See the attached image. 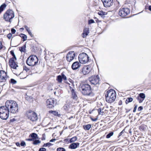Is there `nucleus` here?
I'll return each instance as SVG.
<instances>
[{"label":"nucleus","instance_id":"1","mask_svg":"<svg viewBox=\"0 0 151 151\" xmlns=\"http://www.w3.org/2000/svg\"><path fill=\"white\" fill-rule=\"evenodd\" d=\"M6 106L9 112L16 114L18 112V106L17 102L13 100H7L5 103Z\"/></svg>","mask_w":151,"mask_h":151},{"label":"nucleus","instance_id":"2","mask_svg":"<svg viewBox=\"0 0 151 151\" xmlns=\"http://www.w3.org/2000/svg\"><path fill=\"white\" fill-rule=\"evenodd\" d=\"M80 90L83 95L91 96L93 95L91 87L88 84L85 83L82 84L80 87Z\"/></svg>","mask_w":151,"mask_h":151},{"label":"nucleus","instance_id":"3","mask_svg":"<svg viewBox=\"0 0 151 151\" xmlns=\"http://www.w3.org/2000/svg\"><path fill=\"white\" fill-rule=\"evenodd\" d=\"M106 101L109 103L113 102L116 98V93L112 89L108 91L105 95Z\"/></svg>","mask_w":151,"mask_h":151},{"label":"nucleus","instance_id":"4","mask_svg":"<svg viewBox=\"0 0 151 151\" xmlns=\"http://www.w3.org/2000/svg\"><path fill=\"white\" fill-rule=\"evenodd\" d=\"M9 110L5 106L0 107V118L6 120L9 116Z\"/></svg>","mask_w":151,"mask_h":151},{"label":"nucleus","instance_id":"5","mask_svg":"<svg viewBox=\"0 0 151 151\" xmlns=\"http://www.w3.org/2000/svg\"><path fill=\"white\" fill-rule=\"evenodd\" d=\"M38 60L37 57L35 55L30 56L27 59L26 62L27 65L30 66H33L37 65Z\"/></svg>","mask_w":151,"mask_h":151},{"label":"nucleus","instance_id":"6","mask_svg":"<svg viewBox=\"0 0 151 151\" xmlns=\"http://www.w3.org/2000/svg\"><path fill=\"white\" fill-rule=\"evenodd\" d=\"M14 17V12L12 10H8L4 15V18L7 22H11L10 20Z\"/></svg>","mask_w":151,"mask_h":151},{"label":"nucleus","instance_id":"7","mask_svg":"<svg viewBox=\"0 0 151 151\" xmlns=\"http://www.w3.org/2000/svg\"><path fill=\"white\" fill-rule=\"evenodd\" d=\"M89 58L88 55L84 52L81 53L78 56V59L80 63L83 64L87 63L88 61Z\"/></svg>","mask_w":151,"mask_h":151},{"label":"nucleus","instance_id":"8","mask_svg":"<svg viewBox=\"0 0 151 151\" xmlns=\"http://www.w3.org/2000/svg\"><path fill=\"white\" fill-rule=\"evenodd\" d=\"M130 12L129 9L128 8H122L120 9L119 12V15L124 17L128 14Z\"/></svg>","mask_w":151,"mask_h":151},{"label":"nucleus","instance_id":"9","mask_svg":"<svg viewBox=\"0 0 151 151\" xmlns=\"http://www.w3.org/2000/svg\"><path fill=\"white\" fill-rule=\"evenodd\" d=\"M27 115L28 119L32 122H35L37 119V115L34 111H29L27 113Z\"/></svg>","mask_w":151,"mask_h":151},{"label":"nucleus","instance_id":"10","mask_svg":"<svg viewBox=\"0 0 151 151\" xmlns=\"http://www.w3.org/2000/svg\"><path fill=\"white\" fill-rule=\"evenodd\" d=\"M99 77L98 75L92 76L89 78V80L91 84L96 85L99 84Z\"/></svg>","mask_w":151,"mask_h":151},{"label":"nucleus","instance_id":"11","mask_svg":"<svg viewBox=\"0 0 151 151\" xmlns=\"http://www.w3.org/2000/svg\"><path fill=\"white\" fill-rule=\"evenodd\" d=\"M92 69V68L91 66L87 65L84 66L82 68L80 71L81 73L82 74L85 75L88 74L91 71Z\"/></svg>","mask_w":151,"mask_h":151},{"label":"nucleus","instance_id":"12","mask_svg":"<svg viewBox=\"0 0 151 151\" xmlns=\"http://www.w3.org/2000/svg\"><path fill=\"white\" fill-rule=\"evenodd\" d=\"M0 82L5 83L8 78L7 73L4 71L0 70Z\"/></svg>","mask_w":151,"mask_h":151},{"label":"nucleus","instance_id":"13","mask_svg":"<svg viewBox=\"0 0 151 151\" xmlns=\"http://www.w3.org/2000/svg\"><path fill=\"white\" fill-rule=\"evenodd\" d=\"M75 56V53L74 51H70L67 54L66 58L68 61L71 62L74 58Z\"/></svg>","mask_w":151,"mask_h":151},{"label":"nucleus","instance_id":"14","mask_svg":"<svg viewBox=\"0 0 151 151\" xmlns=\"http://www.w3.org/2000/svg\"><path fill=\"white\" fill-rule=\"evenodd\" d=\"M56 104V102L52 99H47L46 102V105L49 108H52L54 107V104Z\"/></svg>","mask_w":151,"mask_h":151},{"label":"nucleus","instance_id":"15","mask_svg":"<svg viewBox=\"0 0 151 151\" xmlns=\"http://www.w3.org/2000/svg\"><path fill=\"white\" fill-rule=\"evenodd\" d=\"M105 7H109L111 6L113 4V0H101Z\"/></svg>","mask_w":151,"mask_h":151},{"label":"nucleus","instance_id":"16","mask_svg":"<svg viewBox=\"0 0 151 151\" xmlns=\"http://www.w3.org/2000/svg\"><path fill=\"white\" fill-rule=\"evenodd\" d=\"M16 60V59L11 58L10 59L9 62V65L10 67L14 69H16L17 67L18 66L15 62V60Z\"/></svg>","mask_w":151,"mask_h":151},{"label":"nucleus","instance_id":"17","mask_svg":"<svg viewBox=\"0 0 151 151\" xmlns=\"http://www.w3.org/2000/svg\"><path fill=\"white\" fill-rule=\"evenodd\" d=\"M80 63L78 61L74 62L72 64L71 67L73 70H76L79 68L81 66Z\"/></svg>","mask_w":151,"mask_h":151},{"label":"nucleus","instance_id":"18","mask_svg":"<svg viewBox=\"0 0 151 151\" xmlns=\"http://www.w3.org/2000/svg\"><path fill=\"white\" fill-rule=\"evenodd\" d=\"M79 143H73L70 145L69 147L71 149H76L79 146Z\"/></svg>","mask_w":151,"mask_h":151},{"label":"nucleus","instance_id":"19","mask_svg":"<svg viewBox=\"0 0 151 151\" xmlns=\"http://www.w3.org/2000/svg\"><path fill=\"white\" fill-rule=\"evenodd\" d=\"M29 137V138H31L33 141H34L35 140L38 138L37 134L35 133L30 134Z\"/></svg>","mask_w":151,"mask_h":151},{"label":"nucleus","instance_id":"20","mask_svg":"<svg viewBox=\"0 0 151 151\" xmlns=\"http://www.w3.org/2000/svg\"><path fill=\"white\" fill-rule=\"evenodd\" d=\"M89 33L88 29V28H85L83 30V32L82 34V37L85 38L88 35Z\"/></svg>","mask_w":151,"mask_h":151},{"label":"nucleus","instance_id":"21","mask_svg":"<svg viewBox=\"0 0 151 151\" xmlns=\"http://www.w3.org/2000/svg\"><path fill=\"white\" fill-rule=\"evenodd\" d=\"M71 97L73 99H77V96L76 93L75 91L73 89H72L71 90Z\"/></svg>","mask_w":151,"mask_h":151},{"label":"nucleus","instance_id":"22","mask_svg":"<svg viewBox=\"0 0 151 151\" xmlns=\"http://www.w3.org/2000/svg\"><path fill=\"white\" fill-rule=\"evenodd\" d=\"M91 125L90 124L84 125L83 126L84 129L85 130H88L91 128Z\"/></svg>","mask_w":151,"mask_h":151},{"label":"nucleus","instance_id":"23","mask_svg":"<svg viewBox=\"0 0 151 151\" xmlns=\"http://www.w3.org/2000/svg\"><path fill=\"white\" fill-rule=\"evenodd\" d=\"M19 36L23 39V41H25L27 40V36L25 34H21Z\"/></svg>","mask_w":151,"mask_h":151},{"label":"nucleus","instance_id":"24","mask_svg":"<svg viewBox=\"0 0 151 151\" xmlns=\"http://www.w3.org/2000/svg\"><path fill=\"white\" fill-rule=\"evenodd\" d=\"M139 97H140L143 100L145 99V96L144 93H141L139 94V96H138Z\"/></svg>","mask_w":151,"mask_h":151},{"label":"nucleus","instance_id":"25","mask_svg":"<svg viewBox=\"0 0 151 151\" xmlns=\"http://www.w3.org/2000/svg\"><path fill=\"white\" fill-rule=\"evenodd\" d=\"M26 46L24 45L19 48V50L21 52H25L26 50Z\"/></svg>","mask_w":151,"mask_h":151},{"label":"nucleus","instance_id":"26","mask_svg":"<svg viewBox=\"0 0 151 151\" xmlns=\"http://www.w3.org/2000/svg\"><path fill=\"white\" fill-rule=\"evenodd\" d=\"M77 138L76 137H73L70 139L69 142L70 143L74 142L76 141L77 140Z\"/></svg>","mask_w":151,"mask_h":151},{"label":"nucleus","instance_id":"27","mask_svg":"<svg viewBox=\"0 0 151 151\" xmlns=\"http://www.w3.org/2000/svg\"><path fill=\"white\" fill-rule=\"evenodd\" d=\"M69 108L70 106L68 104H65L63 107V109L66 111H68Z\"/></svg>","mask_w":151,"mask_h":151},{"label":"nucleus","instance_id":"28","mask_svg":"<svg viewBox=\"0 0 151 151\" xmlns=\"http://www.w3.org/2000/svg\"><path fill=\"white\" fill-rule=\"evenodd\" d=\"M6 6L5 4H2L0 6V14L3 11Z\"/></svg>","mask_w":151,"mask_h":151},{"label":"nucleus","instance_id":"29","mask_svg":"<svg viewBox=\"0 0 151 151\" xmlns=\"http://www.w3.org/2000/svg\"><path fill=\"white\" fill-rule=\"evenodd\" d=\"M53 145V144L50 142H48L44 144L42 146L43 147H49L50 146Z\"/></svg>","mask_w":151,"mask_h":151},{"label":"nucleus","instance_id":"30","mask_svg":"<svg viewBox=\"0 0 151 151\" xmlns=\"http://www.w3.org/2000/svg\"><path fill=\"white\" fill-rule=\"evenodd\" d=\"M62 77L61 76L59 75L57 76V80L59 83H61L62 81Z\"/></svg>","mask_w":151,"mask_h":151},{"label":"nucleus","instance_id":"31","mask_svg":"<svg viewBox=\"0 0 151 151\" xmlns=\"http://www.w3.org/2000/svg\"><path fill=\"white\" fill-rule=\"evenodd\" d=\"M33 144L35 145H37L38 144L40 143L41 142L39 140H35L34 141H33Z\"/></svg>","mask_w":151,"mask_h":151},{"label":"nucleus","instance_id":"32","mask_svg":"<svg viewBox=\"0 0 151 151\" xmlns=\"http://www.w3.org/2000/svg\"><path fill=\"white\" fill-rule=\"evenodd\" d=\"M133 100V99L132 98H128L126 100V104L128 103L132 102Z\"/></svg>","mask_w":151,"mask_h":151},{"label":"nucleus","instance_id":"33","mask_svg":"<svg viewBox=\"0 0 151 151\" xmlns=\"http://www.w3.org/2000/svg\"><path fill=\"white\" fill-rule=\"evenodd\" d=\"M114 134V133L113 132H111L108 134L106 136V138H109L111 136H113Z\"/></svg>","mask_w":151,"mask_h":151},{"label":"nucleus","instance_id":"34","mask_svg":"<svg viewBox=\"0 0 151 151\" xmlns=\"http://www.w3.org/2000/svg\"><path fill=\"white\" fill-rule=\"evenodd\" d=\"M137 99L138 100L139 103H141L143 102L144 101L142 99H141L140 97H139L138 96H137Z\"/></svg>","mask_w":151,"mask_h":151},{"label":"nucleus","instance_id":"35","mask_svg":"<svg viewBox=\"0 0 151 151\" xmlns=\"http://www.w3.org/2000/svg\"><path fill=\"white\" fill-rule=\"evenodd\" d=\"M57 151H65V150L64 148L59 147L57 149Z\"/></svg>","mask_w":151,"mask_h":151},{"label":"nucleus","instance_id":"36","mask_svg":"<svg viewBox=\"0 0 151 151\" xmlns=\"http://www.w3.org/2000/svg\"><path fill=\"white\" fill-rule=\"evenodd\" d=\"M62 77V79L63 78L64 80H66L67 79V78L65 76V75L63 73H62L61 74V75Z\"/></svg>","mask_w":151,"mask_h":151},{"label":"nucleus","instance_id":"37","mask_svg":"<svg viewBox=\"0 0 151 151\" xmlns=\"http://www.w3.org/2000/svg\"><path fill=\"white\" fill-rule=\"evenodd\" d=\"M10 82L12 84H15L17 82L15 80L12 78L10 80Z\"/></svg>","mask_w":151,"mask_h":151},{"label":"nucleus","instance_id":"38","mask_svg":"<svg viewBox=\"0 0 151 151\" xmlns=\"http://www.w3.org/2000/svg\"><path fill=\"white\" fill-rule=\"evenodd\" d=\"M11 54L13 56V57L12 58H14V59H16L15 55L14 54V52L13 51H11L10 52Z\"/></svg>","mask_w":151,"mask_h":151},{"label":"nucleus","instance_id":"39","mask_svg":"<svg viewBox=\"0 0 151 151\" xmlns=\"http://www.w3.org/2000/svg\"><path fill=\"white\" fill-rule=\"evenodd\" d=\"M98 112L99 114H103V113H104L103 111L102 112L101 110V108H99L98 109Z\"/></svg>","mask_w":151,"mask_h":151},{"label":"nucleus","instance_id":"40","mask_svg":"<svg viewBox=\"0 0 151 151\" xmlns=\"http://www.w3.org/2000/svg\"><path fill=\"white\" fill-rule=\"evenodd\" d=\"M20 145L22 146H26V144L25 142L24 141H22L21 142Z\"/></svg>","mask_w":151,"mask_h":151},{"label":"nucleus","instance_id":"41","mask_svg":"<svg viewBox=\"0 0 151 151\" xmlns=\"http://www.w3.org/2000/svg\"><path fill=\"white\" fill-rule=\"evenodd\" d=\"M94 22V21L93 20L91 19L88 21V23L89 24H90Z\"/></svg>","mask_w":151,"mask_h":151},{"label":"nucleus","instance_id":"42","mask_svg":"<svg viewBox=\"0 0 151 151\" xmlns=\"http://www.w3.org/2000/svg\"><path fill=\"white\" fill-rule=\"evenodd\" d=\"M46 148L44 147H42L39 149V151H46Z\"/></svg>","mask_w":151,"mask_h":151},{"label":"nucleus","instance_id":"43","mask_svg":"<svg viewBox=\"0 0 151 151\" xmlns=\"http://www.w3.org/2000/svg\"><path fill=\"white\" fill-rule=\"evenodd\" d=\"M29 70V69L28 68L26 67H24V70L26 72H27Z\"/></svg>","mask_w":151,"mask_h":151},{"label":"nucleus","instance_id":"44","mask_svg":"<svg viewBox=\"0 0 151 151\" xmlns=\"http://www.w3.org/2000/svg\"><path fill=\"white\" fill-rule=\"evenodd\" d=\"M12 35L11 33H9L7 35V37L9 39H10L12 37Z\"/></svg>","mask_w":151,"mask_h":151},{"label":"nucleus","instance_id":"45","mask_svg":"<svg viewBox=\"0 0 151 151\" xmlns=\"http://www.w3.org/2000/svg\"><path fill=\"white\" fill-rule=\"evenodd\" d=\"M26 99L27 100H28V101H30L31 99H32V97H31V96H27V97H26Z\"/></svg>","mask_w":151,"mask_h":151},{"label":"nucleus","instance_id":"46","mask_svg":"<svg viewBox=\"0 0 151 151\" xmlns=\"http://www.w3.org/2000/svg\"><path fill=\"white\" fill-rule=\"evenodd\" d=\"M16 32V30L14 28H12L11 29V32L12 34H14Z\"/></svg>","mask_w":151,"mask_h":151},{"label":"nucleus","instance_id":"47","mask_svg":"<svg viewBox=\"0 0 151 151\" xmlns=\"http://www.w3.org/2000/svg\"><path fill=\"white\" fill-rule=\"evenodd\" d=\"M134 109H133V112H134L136 111L137 109V105H135V104L134 105Z\"/></svg>","mask_w":151,"mask_h":151},{"label":"nucleus","instance_id":"48","mask_svg":"<svg viewBox=\"0 0 151 151\" xmlns=\"http://www.w3.org/2000/svg\"><path fill=\"white\" fill-rule=\"evenodd\" d=\"M124 130H123L119 134V137L121 136L124 132Z\"/></svg>","mask_w":151,"mask_h":151},{"label":"nucleus","instance_id":"49","mask_svg":"<svg viewBox=\"0 0 151 151\" xmlns=\"http://www.w3.org/2000/svg\"><path fill=\"white\" fill-rule=\"evenodd\" d=\"M68 81L71 83L72 85H73V81L71 79L69 78L68 79Z\"/></svg>","mask_w":151,"mask_h":151},{"label":"nucleus","instance_id":"50","mask_svg":"<svg viewBox=\"0 0 151 151\" xmlns=\"http://www.w3.org/2000/svg\"><path fill=\"white\" fill-rule=\"evenodd\" d=\"M52 114L55 115H57L58 114V112L56 111H53Z\"/></svg>","mask_w":151,"mask_h":151},{"label":"nucleus","instance_id":"51","mask_svg":"<svg viewBox=\"0 0 151 151\" xmlns=\"http://www.w3.org/2000/svg\"><path fill=\"white\" fill-rule=\"evenodd\" d=\"M98 14L100 15H103L104 14V12H98Z\"/></svg>","mask_w":151,"mask_h":151},{"label":"nucleus","instance_id":"52","mask_svg":"<svg viewBox=\"0 0 151 151\" xmlns=\"http://www.w3.org/2000/svg\"><path fill=\"white\" fill-rule=\"evenodd\" d=\"M143 109V108L142 106L139 107L138 109V111H141Z\"/></svg>","mask_w":151,"mask_h":151},{"label":"nucleus","instance_id":"53","mask_svg":"<svg viewBox=\"0 0 151 151\" xmlns=\"http://www.w3.org/2000/svg\"><path fill=\"white\" fill-rule=\"evenodd\" d=\"M28 33L29 34V35L31 37H33V35L32 34L31 31H30V32H28Z\"/></svg>","mask_w":151,"mask_h":151},{"label":"nucleus","instance_id":"54","mask_svg":"<svg viewBox=\"0 0 151 151\" xmlns=\"http://www.w3.org/2000/svg\"><path fill=\"white\" fill-rule=\"evenodd\" d=\"M26 140L27 141H33V140H32V138L27 139H26Z\"/></svg>","mask_w":151,"mask_h":151},{"label":"nucleus","instance_id":"55","mask_svg":"<svg viewBox=\"0 0 151 151\" xmlns=\"http://www.w3.org/2000/svg\"><path fill=\"white\" fill-rule=\"evenodd\" d=\"M91 120L93 121H96L97 120V119H98L97 118H95V119L91 118Z\"/></svg>","mask_w":151,"mask_h":151},{"label":"nucleus","instance_id":"56","mask_svg":"<svg viewBox=\"0 0 151 151\" xmlns=\"http://www.w3.org/2000/svg\"><path fill=\"white\" fill-rule=\"evenodd\" d=\"M56 140V139H52L50 141V142H54Z\"/></svg>","mask_w":151,"mask_h":151},{"label":"nucleus","instance_id":"57","mask_svg":"<svg viewBox=\"0 0 151 151\" xmlns=\"http://www.w3.org/2000/svg\"><path fill=\"white\" fill-rule=\"evenodd\" d=\"M3 47V45H2V43L1 42H0V50Z\"/></svg>","mask_w":151,"mask_h":151},{"label":"nucleus","instance_id":"58","mask_svg":"<svg viewBox=\"0 0 151 151\" xmlns=\"http://www.w3.org/2000/svg\"><path fill=\"white\" fill-rule=\"evenodd\" d=\"M16 145L17 146H19L20 147V143L18 142H17L16 143Z\"/></svg>","mask_w":151,"mask_h":151},{"label":"nucleus","instance_id":"59","mask_svg":"<svg viewBox=\"0 0 151 151\" xmlns=\"http://www.w3.org/2000/svg\"><path fill=\"white\" fill-rule=\"evenodd\" d=\"M119 105H121L122 104V101H120L119 102Z\"/></svg>","mask_w":151,"mask_h":151},{"label":"nucleus","instance_id":"60","mask_svg":"<svg viewBox=\"0 0 151 151\" xmlns=\"http://www.w3.org/2000/svg\"><path fill=\"white\" fill-rule=\"evenodd\" d=\"M24 28H25L26 29H28L29 27H28L27 26L25 25L24 26Z\"/></svg>","mask_w":151,"mask_h":151},{"label":"nucleus","instance_id":"61","mask_svg":"<svg viewBox=\"0 0 151 151\" xmlns=\"http://www.w3.org/2000/svg\"><path fill=\"white\" fill-rule=\"evenodd\" d=\"M27 31L28 32H30V30L29 29V28L28 29H26Z\"/></svg>","mask_w":151,"mask_h":151},{"label":"nucleus","instance_id":"62","mask_svg":"<svg viewBox=\"0 0 151 151\" xmlns=\"http://www.w3.org/2000/svg\"><path fill=\"white\" fill-rule=\"evenodd\" d=\"M49 111V113H51V114H52L53 113V111Z\"/></svg>","mask_w":151,"mask_h":151},{"label":"nucleus","instance_id":"63","mask_svg":"<svg viewBox=\"0 0 151 151\" xmlns=\"http://www.w3.org/2000/svg\"><path fill=\"white\" fill-rule=\"evenodd\" d=\"M149 9L151 11V6H149Z\"/></svg>","mask_w":151,"mask_h":151},{"label":"nucleus","instance_id":"64","mask_svg":"<svg viewBox=\"0 0 151 151\" xmlns=\"http://www.w3.org/2000/svg\"><path fill=\"white\" fill-rule=\"evenodd\" d=\"M73 116H71V117H69V118H68V119H69V120H70L72 118H73Z\"/></svg>","mask_w":151,"mask_h":151}]
</instances>
